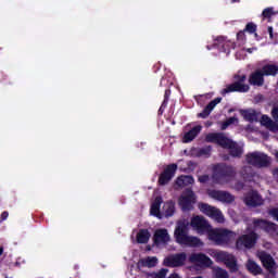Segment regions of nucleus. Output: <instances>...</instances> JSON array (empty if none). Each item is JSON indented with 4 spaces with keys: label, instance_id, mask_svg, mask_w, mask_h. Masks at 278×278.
<instances>
[{
    "label": "nucleus",
    "instance_id": "32",
    "mask_svg": "<svg viewBox=\"0 0 278 278\" xmlns=\"http://www.w3.org/2000/svg\"><path fill=\"white\" fill-rule=\"evenodd\" d=\"M238 123V117H230L228 118L222 126V129H226L229 127V125H237Z\"/></svg>",
    "mask_w": 278,
    "mask_h": 278
},
{
    "label": "nucleus",
    "instance_id": "40",
    "mask_svg": "<svg viewBox=\"0 0 278 278\" xmlns=\"http://www.w3.org/2000/svg\"><path fill=\"white\" fill-rule=\"evenodd\" d=\"M168 278H181L178 274H172Z\"/></svg>",
    "mask_w": 278,
    "mask_h": 278
},
{
    "label": "nucleus",
    "instance_id": "37",
    "mask_svg": "<svg viewBox=\"0 0 278 278\" xmlns=\"http://www.w3.org/2000/svg\"><path fill=\"white\" fill-rule=\"evenodd\" d=\"M199 181H200V184H207V181H210V176L202 175L199 177Z\"/></svg>",
    "mask_w": 278,
    "mask_h": 278
},
{
    "label": "nucleus",
    "instance_id": "16",
    "mask_svg": "<svg viewBox=\"0 0 278 278\" xmlns=\"http://www.w3.org/2000/svg\"><path fill=\"white\" fill-rule=\"evenodd\" d=\"M243 201L249 207H257L260 205H264V199H262L261 194L257 193V191L248 192Z\"/></svg>",
    "mask_w": 278,
    "mask_h": 278
},
{
    "label": "nucleus",
    "instance_id": "28",
    "mask_svg": "<svg viewBox=\"0 0 278 278\" xmlns=\"http://www.w3.org/2000/svg\"><path fill=\"white\" fill-rule=\"evenodd\" d=\"M247 268L252 275H262V267L251 258L248 260Z\"/></svg>",
    "mask_w": 278,
    "mask_h": 278
},
{
    "label": "nucleus",
    "instance_id": "44",
    "mask_svg": "<svg viewBox=\"0 0 278 278\" xmlns=\"http://www.w3.org/2000/svg\"><path fill=\"white\" fill-rule=\"evenodd\" d=\"M276 160L278 161V151L275 153Z\"/></svg>",
    "mask_w": 278,
    "mask_h": 278
},
{
    "label": "nucleus",
    "instance_id": "12",
    "mask_svg": "<svg viewBox=\"0 0 278 278\" xmlns=\"http://www.w3.org/2000/svg\"><path fill=\"white\" fill-rule=\"evenodd\" d=\"M256 256L262 262L264 268L268 270V273L275 274V270H277V263H275V258H273L270 254L264 251H258Z\"/></svg>",
    "mask_w": 278,
    "mask_h": 278
},
{
    "label": "nucleus",
    "instance_id": "19",
    "mask_svg": "<svg viewBox=\"0 0 278 278\" xmlns=\"http://www.w3.org/2000/svg\"><path fill=\"white\" fill-rule=\"evenodd\" d=\"M240 114L244 121L249 123H257V121H260V113L255 112L253 109L240 110Z\"/></svg>",
    "mask_w": 278,
    "mask_h": 278
},
{
    "label": "nucleus",
    "instance_id": "24",
    "mask_svg": "<svg viewBox=\"0 0 278 278\" xmlns=\"http://www.w3.org/2000/svg\"><path fill=\"white\" fill-rule=\"evenodd\" d=\"M201 125H198L195 127H193L191 130H189L185 137H184V142H192V140L194 138H197V136H199V134L201 132Z\"/></svg>",
    "mask_w": 278,
    "mask_h": 278
},
{
    "label": "nucleus",
    "instance_id": "1",
    "mask_svg": "<svg viewBox=\"0 0 278 278\" xmlns=\"http://www.w3.org/2000/svg\"><path fill=\"white\" fill-rule=\"evenodd\" d=\"M190 225L198 233H207L208 240H212L215 244H229V242L236 240V232L225 228H212L203 216H193Z\"/></svg>",
    "mask_w": 278,
    "mask_h": 278
},
{
    "label": "nucleus",
    "instance_id": "23",
    "mask_svg": "<svg viewBox=\"0 0 278 278\" xmlns=\"http://www.w3.org/2000/svg\"><path fill=\"white\" fill-rule=\"evenodd\" d=\"M222 99L217 98L213 101H211L207 106L204 109V111L202 113L199 114L200 118H207V116H210V114L212 113V110H214L216 108V105H218V103H220Z\"/></svg>",
    "mask_w": 278,
    "mask_h": 278
},
{
    "label": "nucleus",
    "instance_id": "34",
    "mask_svg": "<svg viewBox=\"0 0 278 278\" xmlns=\"http://www.w3.org/2000/svg\"><path fill=\"white\" fill-rule=\"evenodd\" d=\"M168 275V269H161L159 273L154 274L153 278H166Z\"/></svg>",
    "mask_w": 278,
    "mask_h": 278
},
{
    "label": "nucleus",
    "instance_id": "30",
    "mask_svg": "<svg viewBox=\"0 0 278 278\" xmlns=\"http://www.w3.org/2000/svg\"><path fill=\"white\" fill-rule=\"evenodd\" d=\"M165 216H173L175 214V202L168 201L163 205Z\"/></svg>",
    "mask_w": 278,
    "mask_h": 278
},
{
    "label": "nucleus",
    "instance_id": "3",
    "mask_svg": "<svg viewBox=\"0 0 278 278\" xmlns=\"http://www.w3.org/2000/svg\"><path fill=\"white\" fill-rule=\"evenodd\" d=\"M207 142H216L219 147L224 149H229L230 153L233 157H238L242 155V148H240L237 143L223 136V134H210L206 136Z\"/></svg>",
    "mask_w": 278,
    "mask_h": 278
},
{
    "label": "nucleus",
    "instance_id": "15",
    "mask_svg": "<svg viewBox=\"0 0 278 278\" xmlns=\"http://www.w3.org/2000/svg\"><path fill=\"white\" fill-rule=\"evenodd\" d=\"M207 194L211 199H214L215 201H220L222 203H233V201L236 200L233 195L226 191L208 190Z\"/></svg>",
    "mask_w": 278,
    "mask_h": 278
},
{
    "label": "nucleus",
    "instance_id": "10",
    "mask_svg": "<svg viewBox=\"0 0 278 278\" xmlns=\"http://www.w3.org/2000/svg\"><path fill=\"white\" fill-rule=\"evenodd\" d=\"M190 264H194L195 266H199L200 268H210L214 262H212V258H210L207 255L203 253H192L189 256Z\"/></svg>",
    "mask_w": 278,
    "mask_h": 278
},
{
    "label": "nucleus",
    "instance_id": "8",
    "mask_svg": "<svg viewBox=\"0 0 278 278\" xmlns=\"http://www.w3.org/2000/svg\"><path fill=\"white\" fill-rule=\"evenodd\" d=\"M250 233L241 236L237 240V249H253L255 242H257V233L253 232L251 228H248Z\"/></svg>",
    "mask_w": 278,
    "mask_h": 278
},
{
    "label": "nucleus",
    "instance_id": "43",
    "mask_svg": "<svg viewBox=\"0 0 278 278\" xmlns=\"http://www.w3.org/2000/svg\"><path fill=\"white\" fill-rule=\"evenodd\" d=\"M0 255H3V248H0Z\"/></svg>",
    "mask_w": 278,
    "mask_h": 278
},
{
    "label": "nucleus",
    "instance_id": "36",
    "mask_svg": "<svg viewBox=\"0 0 278 278\" xmlns=\"http://www.w3.org/2000/svg\"><path fill=\"white\" fill-rule=\"evenodd\" d=\"M268 214L271 216V218H274V220H277L278 223V208H270Z\"/></svg>",
    "mask_w": 278,
    "mask_h": 278
},
{
    "label": "nucleus",
    "instance_id": "45",
    "mask_svg": "<svg viewBox=\"0 0 278 278\" xmlns=\"http://www.w3.org/2000/svg\"><path fill=\"white\" fill-rule=\"evenodd\" d=\"M248 52H249V53H253V51H252L251 49H248Z\"/></svg>",
    "mask_w": 278,
    "mask_h": 278
},
{
    "label": "nucleus",
    "instance_id": "21",
    "mask_svg": "<svg viewBox=\"0 0 278 278\" xmlns=\"http://www.w3.org/2000/svg\"><path fill=\"white\" fill-rule=\"evenodd\" d=\"M261 125L269 129V131H278V125L267 115H263L261 118Z\"/></svg>",
    "mask_w": 278,
    "mask_h": 278
},
{
    "label": "nucleus",
    "instance_id": "49",
    "mask_svg": "<svg viewBox=\"0 0 278 278\" xmlns=\"http://www.w3.org/2000/svg\"><path fill=\"white\" fill-rule=\"evenodd\" d=\"M217 168H220V165H218Z\"/></svg>",
    "mask_w": 278,
    "mask_h": 278
},
{
    "label": "nucleus",
    "instance_id": "33",
    "mask_svg": "<svg viewBox=\"0 0 278 278\" xmlns=\"http://www.w3.org/2000/svg\"><path fill=\"white\" fill-rule=\"evenodd\" d=\"M251 176V167L245 166L241 169V177H243V179H249V177Z\"/></svg>",
    "mask_w": 278,
    "mask_h": 278
},
{
    "label": "nucleus",
    "instance_id": "27",
    "mask_svg": "<svg viewBox=\"0 0 278 278\" xmlns=\"http://www.w3.org/2000/svg\"><path fill=\"white\" fill-rule=\"evenodd\" d=\"M160 205H162V198H156L151 205L150 214L156 216V218H162L160 214Z\"/></svg>",
    "mask_w": 278,
    "mask_h": 278
},
{
    "label": "nucleus",
    "instance_id": "6",
    "mask_svg": "<svg viewBox=\"0 0 278 278\" xmlns=\"http://www.w3.org/2000/svg\"><path fill=\"white\" fill-rule=\"evenodd\" d=\"M244 81H247L245 75L237 76L236 81L223 90V94H227V92H249L250 87Z\"/></svg>",
    "mask_w": 278,
    "mask_h": 278
},
{
    "label": "nucleus",
    "instance_id": "5",
    "mask_svg": "<svg viewBox=\"0 0 278 278\" xmlns=\"http://www.w3.org/2000/svg\"><path fill=\"white\" fill-rule=\"evenodd\" d=\"M198 207L200 212H202V214H205V216H208L216 223H225V216H223V213L220 212V210L204 203L199 204Z\"/></svg>",
    "mask_w": 278,
    "mask_h": 278
},
{
    "label": "nucleus",
    "instance_id": "11",
    "mask_svg": "<svg viewBox=\"0 0 278 278\" xmlns=\"http://www.w3.org/2000/svg\"><path fill=\"white\" fill-rule=\"evenodd\" d=\"M253 229H264L270 236H278V226L275 223L266 222L264 219H254Z\"/></svg>",
    "mask_w": 278,
    "mask_h": 278
},
{
    "label": "nucleus",
    "instance_id": "2",
    "mask_svg": "<svg viewBox=\"0 0 278 278\" xmlns=\"http://www.w3.org/2000/svg\"><path fill=\"white\" fill-rule=\"evenodd\" d=\"M189 225L190 222H188V219H180L177 222L174 231L176 242L184 247H203V241H201L199 237L188 236Z\"/></svg>",
    "mask_w": 278,
    "mask_h": 278
},
{
    "label": "nucleus",
    "instance_id": "39",
    "mask_svg": "<svg viewBox=\"0 0 278 278\" xmlns=\"http://www.w3.org/2000/svg\"><path fill=\"white\" fill-rule=\"evenodd\" d=\"M8 216H9L8 212H3V213L1 214L2 220H5V219L8 218Z\"/></svg>",
    "mask_w": 278,
    "mask_h": 278
},
{
    "label": "nucleus",
    "instance_id": "29",
    "mask_svg": "<svg viewBox=\"0 0 278 278\" xmlns=\"http://www.w3.org/2000/svg\"><path fill=\"white\" fill-rule=\"evenodd\" d=\"M263 75L275 77L278 73L277 64H267L262 70Z\"/></svg>",
    "mask_w": 278,
    "mask_h": 278
},
{
    "label": "nucleus",
    "instance_id": "47",
    "mask_svg": "<svg viewBox=\"0 0 278 278\" xmlns=\"http://www.w3.org/2000/svg\"><path fill=\"white\" fill-rule=\"evenodd\" d=\"M241 34H242V33H239V34H238V38H240V35H241Z\"/></svg>",
    "mask_w": 278,
    "mask_h": 278
},
{
    "label": "nucleus",
    "instance_id": "9",
    "mask_svg": "<svg viewBox=\"0 0 278 278\" xmlns=\"http://www.w3.org/2000/svg\"><path fill=\"white\" fill-rule=\"evenodd\" d=\"M195 203L197 197H194V192H192V190L185 191L178 200V204L184 212L190 211L192 205Z\"/></svg>",
    "mask_w": 278,
    "mask_h": 278
},
{
    "label": "nucleus",
    "instance_id": "4",
    "mask_svg": "<svg viewBox=\"0 0 278 278\" xmlns=\"http://www.w3.org/2000/svg\"><path fill=\"white\" fill-rule=\"evenodd\" d=\"M210 255L214 257L215 262L225 264L230 273H238V261L233 254L224 251H212Z\"/></svg>",
    "mask_w": 278,
    "mask_h": 278
},
{
    "label": "nucleus",
    "instance_id": "20",
    "mask_svg": "<svg viewBox=\"0 0 278 278\" xmlns=\"http://www.w3.org/2000/svg\"><path fill=\"white\" fill-rule=\"evenodd\" d=\"M157 266V257L148 256L138 262V268H153Z\"/></svg>",
    "mask_w": 278,
    "mask_h": 278
},
{
    "label": "nucleus",
    "instance_id": "41",
    "mask_svg": "<svg viewBox=\"0 0 278 278\" xmlns=\"http://www.w3.org/2000/svg\"><path fill=\"white\" fill-rule=\"evenodd\" d=\"M235 188H236V190H242L243 185H237V186H235Z\"/></svg>",
    "mask_w": 278,
    "mask_h": 278
},
{
    "label": "nucleus",
    "instance_id": "13",
    "mask_svg": "<svg viewBox=\"0 0 278 278\" xmlns=\"http://www.w3.org/2000/svg\"><path fill=\"white\" fill-rule=\"evenodd\" d=\"M153 240L155 247L162 249V247H166V244L170 242V235L167 229L160 228L154 231Z\"/></svg>",
    "mask_w": 278,
    "mask_h": 278
},
{
    "label": "nucleus",
    "instance_id": "42",
    "mask_svg": "<svg viewBox=\"0 0 278 278\" xmlns=\"http://www.w3.org/2000/svg\"><path fill=\"white\" fill-rule=\"evenodd\" d=\"M269 36L273 38V27H268Z\"/></svg>",
    "mask_w": 278,
    "mask_h": 278
},
{
    "label": "nucleus",
    "instance_id": "38",
    "mask_svg": "<svg viewBox=\"0 0 278 278\" xmlns=\"http://www.w3.org/2000/svg\"><path fill=\"white\" fill-rule=\"evenodd\" d=\"M271 14H273V9H265V10L263 11V16H264L265 18L270 17Z\"/></svg>",
    "mask_w": 278,
    "mask_h": 278
},
{
    "label": "nucleus",
    "instance_id": "7",
    "mask_svg": "<svg viewBox=\"0 0 278 278\" xmlns=\"http://www.w3.org/2000/svg\"><path fill=\"white\" fill-rule=\"evenodd\" d=\"M247 162L248 164H252V166L264 168L270 164V159L262 152H253L247 155Z\"/></svg>",
    "mask_w": 278,
    "mask_h": 278
},
{
    "label": "nucleus",
    "instance_id": "17",
    "mask_svg": "<svg viewBox=\"0 0 278 278\" xmlns=\"http://www.w3.org/2000/svg\"><path fill=\"white\" fill-rule=\"evenodd\" d=\"M175 173H177V164L168 165L165 170L160 175L159 184L160 186H166L170 179L175 177Z\"/></svg>",
    "mask_w": 278,
    "mask_h": 278
},
{
    "label": "nucleus",
    "instance_id": "14",
    "mask_svg": "<svg viewBox=\"0 0 278 278\" xmlns=\"http://www.w3.org/2000/svg\"><path fill=\"white\" fill-rule=\"evenodd\" d=\"M186 260L188 256L186 253L174 254L164 260L165 266H169L172 268H177L179 266H184L186 264Z\"/></svg>",
    "mask_w": 278,
    "mask_h": 278
},
{
    "label": "nucleus",
    "instance_id": "48",
    "mask_svg": "<svg viewBox=\"0 0 278 278\" xmlns=\"http://www.w3.org/2000/svg\"><path fill=\"white\" fill-rule=\"evenodd\" d=\"M218 40H223V37H219Z\"/></svg>",
    "mask_w": 278,
    "mask_h": 278
},
{
    "label": "nucleus",
    "instance_id": "22",
    "mask_svg": "<svg viewBox=\"0 0 278 278\" xmlns=\"http://www.w3.org/2000/svg\"><path fill=\"white\" fill-rule=\"evenodd\" d=\"M249 81L252 86H263L264 74L261 71H256L250 76Z\"/></svg>",
    "mask_w": 278,
    "mask_h": 278
},
{
    "label": "nucleus",
    "instance_id": "35",
    "mask_svg": "<svg viewBox=\"0 0 278 278\" xmlns=\"http://www.w3.org/2000/svg\"><path fill=\"white\" fill-rule=\"evenodd\" d=\"M257 29V26H255V24L253 23H249L245 26V31H249V34H254V31Z\"/></svg>",
    "mask_w": 278,
    "mask_h": 278
},
{
    "label": "nucleus",
    "instance_id": "46",
    "mask_svg": "<svg viewBox=\"0 0 278 278\" xmlns=\"http://www.w3.org/2000/svg\"><path fill=\"white\" fill-rule=\"evenodd\" d=\"M165 96L168 97V91L165 92Z\"/></svg>",
    "mask_w": 278,
    "mask_h": 278
},
{
    "label": "nucleus",
    "instance_id": "25",
    "mask_svg": "<svg viewBox=\"0 0 278 278\" xmlns=\"http://www.w3.org/2000/svg\"><path fill=\"white\" fill-rule=\"evenodd\" d=\"M194 184V178L192 176H180L176 180V186L178 188H185V186H192Z\"/></svg>",
    "mask_w": 278,
    "mask_h": 278
},
{
    "label": "nucleus",
    "instance_id": "26",
    "mask_svg": "<svg viewBox=\"0 0 278 278\" xmlns=\"http://www.w3.org/2000/svg\"><path fill=\"white\" fill-rule=\"evenodd\" d=\"M151 238V232L147 229H141L137 232V242L139 244H147Z\"/></svg>",
    "mask_w": 278,
    "mask_h": 278
},
{
    "label": "nucleus",
    "instance_id": "31",
    "mask_svg": "<svg viewBox=\"0 0 278 278\" xmlns=\"http://www.w3.org/2000/svg\"><path fill=\"white\" fill-rule=\"evenodd\" d=\"M213 275L215 278H229V273L220 267H214Z\"/></svg>",
    "mask_w": 278,
    "mask_h": 278
},
{
    "label": "nucleus",
    "instance_id": "18",
    "mask_svg": "<svg viewBox=\"0 0 278 278\" xmlns=\"http://www.w3.org/2000/svg\"><path fill=\"white\" fill-rule=\"evenodd\" d=\"M233 177H236V170L233 167H227L224 173L219 174L217 184H220L222 186H225V184H231Z\"/></svg>",
    "mask_w": 278,
    "mask_h": 278
}]
</instances>
